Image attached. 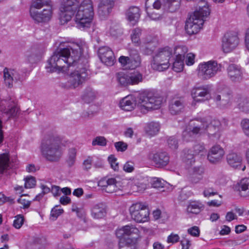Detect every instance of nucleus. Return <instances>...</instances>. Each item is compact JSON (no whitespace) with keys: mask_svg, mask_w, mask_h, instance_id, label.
<instances>
[{"mask_svg":"<svg viewBox=\"0 0 249 249\" xmlns=\"http://www.w3.org/2000/svg\"><path fill=\"white\" fill-rule=\"evenodd\" d=\"M239 38L237 33L230 31L227 32L222 40V49L224 52L230 53L235 49L239 45Z\"/></svg>","mask_w":249,"mask_h":249,"instance_id":"13","label":"nucleus"},{"mask_svg":"<svg viewBox=\"0 0 249 249\" xmlns=\"http://www.w3.org/2000/svg\"><path fill=\"white\" fill-rule=\"evenodd\" d=\"M167 144L169 147L173 150L178 148V141L174 137H170L168 139Z\"/></svg>","mask_w":249,"mask_h":249,"instance_id":"48","label":"nucleus"},{"mask_svg":"<svg viewBox=\"0 0 249 249\" xmlns=\"http://www.w3.org/2000/svg\"><path fill=\"white\" fill-rule=\"evenodd\" d=\"M36 183L35 178L33 177H27L25 178L24 186L26 188H33Z\"/></svg>","mask_w":249,"mask_h":249,"instance_id":"51","label":"nucleus"},{"mask_svg":"<svg viewBox=\"0 0 249 249\" xmlns=\"http://www.w3.org/2000/svg\"><path fill=\"white\" fill-rule=\"evenodd\" d=\"M107 140L103 136H97L95 138L92 142V145L93 146L99 145L101 146H105L107 145Z\"/></svg>","mask_w":249,"mask_h":249,"instance_id":"45","label":"nucleus"},{"mask_svg":"<svg viewBox=\"0 0 249 249\" xmlns=\"http://www.w3.org/2000/svg\"><path fill=\"white\" fill-rule=\"evenodd\" d=\"M129 212L131 218L137 222L144 223L149 220L148 209L142 203L133 204L129 208Z\"/></svg>","mask_w":249,"mask_h":249,"instance_id":"9","label":"nucleus"},{"mask_svg":"<svg viewBox=\"0 0 249 249\" xmlns=\"http://www.w3.org/2000/svg\"><path fill=\"white\" fill-rule=\"evenodd\" d=\"M97 97V92L90 88H87L82 96L83 100L87 103L93 102Z\"/></svg>","mask_w":249,"mask_h":249,"instance_id":"34","label":"nucleus"},{"mask_svg":"<svg viewBox=\"0 0 249 249\" xmlns=\"http://www.w3.org/2000/svg\"><path fill=\"white\" fill-rule=\"evenodd\" d=\"M208 118H199L191 121L189 129L183 132L182 136L185 140L189 141L192 135L202 134L205 133L207 126Z\"/></svg>","mask_w":249,"mask_h":249,"instance_id":"8","label":"nucleus"},{"mask_svg":"<svg viewBox=\"0 0 249 249\" xmlns=\"http://www.w3.org/2000/svg\"><path fill=\"white\" fill-rule=\"evenodd\" d=\"M179 240V237L177 234L172 233L167 238V242L168 243H175L178 242Z\"/></svg>","mask_w":249,"mask_h":249,"instance_id":"61","label":"nucleus"},{"mask_svg":"<svg viewBox=\"0 0 249 249\" xmlns=\"http://www.w3.org/2000/svg\"><path fill=\"white\" fill-rule=\"evenodd\" d=\"M146 188V184L143 183H138L133 186V189L136 190L138 192H142Z\"/></svg>","mask_w":249,"mask_h":249,"instance_id":"64","label":"nucleus"},{"mask_svg":"<svg viewBox=\"0 0 249 249\" xmlns=\"http://www.w3.org/2000/svg\"><path fill=\"white\" fill-rule=\"evenodd\" d=\"M230 95L229 94H216L214 97V100L217 106L220 107H226L230 101Z\"/></svg>","mask_w":249,"mask_h":249,"instance_id":"31","label":"nucleus"},{"mask_svg":"<svg viewBox=\"0 0 249 249\" xmlns=\"http://www.w3.org/2000/svg\"><path fill=\"white\" fill-rule=\"evenodd\" d=\"M108 160L111 168L114 171H118L119 168V163L117 162V159L113 155H111L108 157Z\"/></svg>","mask_w":249,"mask_h":249,"instance_id":"52","label":"nucleus"},{"mask_svg":"<svg viewBox=\"0 0 249 249\" xmlns=\"http://www.w3.org/2000/svg\"><path fill=\"white\" fill-rule=\"evenodd\" d=\"M24 222V217L22 215L19 214L15 216L13 222V226L16 229H19Z\"/></svg>","mask_w":249,"mask_h":249,"instance_id":"49","label":"nucleus"},{"mask_svg":"<svg viewBox=\"0 0 249 249\" xmlns=\"http://www.w3.org/2000/svg\"><path fill=\"white\" fill-rule=\"evenodd\" d=\"M9 158L6 154H0V174H2L9 166Z\"/></svg>","mask_w":249,"mask_h":249,"instance_id":"39","label":"nucleus"},{"mask_svg":"<svg viewBox=\"0 0 249 249\" xmlns=\"http://www.w3.org/2000/svg\"><path fill=\"white\" fill-rule=\"evenodd\" d=\"M240 108H241L243 111L246 112H249V99H244L239 104Z\"/></svg>","mask_w":249,"mask_h":249,"instance_id":"60","label":"nucleus"},{"mask_svg":"<svg viewBox=\"0 0 249 249\" xmlns=\"http://www.w3.org/2000/svg\"><path fill=\"white\" fill-rule=\"evenodd\" d=\"M226 159L228 164L231 167L245 170L246 166L242 164V158L240 155L235 153H229L227 155Z\"/></svg>","mask_w":249,"mask_h":249,"instance_id":"24","label":"nucleus"},{"mask_svg":"<svg viewBox=\"0 0 249 249\" xmlns=\"http://www.w3.org/2000/svg\"><path fill=\"white\" fill-rule=\"evenodd\" d=\"M184 107V101L182 98L173 99L169 104V111L173 115L178 114Z\"/></svg>","mask_w":249,"mask_h":249,"instance_id":"29","label":"nucleus"},{"mask_svg":"<svg viewBox=\"0 0 249 249\" xmlns=\"http://www.w3.org/2000/svg\"><path fill=\"white\" fill-rule=\"evenodd\" d=\"M210 88L208 85L196 86L191 90V95L196 102H204L210 99Z\"/></svg>","mask_w":249,"mask_h":249,"instance_id":"15","label":"nucleus"},{"mask_svg":"<svg viewBox=\"0 0 249 249\" xmlns=\"http://www.w3.org/2000/svg\"><path fill=\"white\" fill-rule=\"evenodd\" d=\"M228 78L233 83L240 82L243 77V72L241 68L235 64H231L227 68Z\"/></svg>","mask_w":249,"mask_h":249,"instance_id":"21","label":"nucleus"},{"mask_svg":"<svg viewBox=\"0 0 249 249\" xmlns=\"http://www.w3.org/2000/svg\"><path fill=\"white\" fill-rule=\"evenodd\" d=\"M139 230L133 225H126L117 230L116 231V236L120 238L125 236L138 235Z\"/></svg>","mask_w":249,"mask_h":249,"instance_id":"27","label":"nucleus"},{"mask_svg":"<svg viewBox=\"0 0 249 249\" xmlns=\"http://www.w3.org/2000/svg\"><path fill=\"white\" fill-rule=\"evenodd\" d=\"M75 14L76 27L80 29L88 28L94 16L91 0H62L60 7V20L61 24L70 21Z\"/></svg>","mask_w":249,"mask_h":249,"instance_id":"2","label":"nucleus"},{"mask_svg":"<svg viewBox=\"0 0 249 249\" xmlns=\"http://www.w3.org/2000/svg\"><path fill=\"white\" fill-rule=\"evenodd\" d=\"M222 65L216 61L210 60L200 63L198 67V75L203 80H208L214 77L221 71Z\"/></svg>","mask_w":249,"mask_h":249,"instance_id":"7","label":"nucleus"},{"mask_svg":"<svg viewBox=\"0 0 249 249\" xmlns=\"http://www.w3.org/2000/svg\"><path fill=\"white\" fill-rule=\"evenodd\" d=\"M98 55L102 63L108 66H112L115 62V56L110 48L103 46L98 49Z\"/></svg>","mask_w":249,"mask_h":249,"instance_id":"20","label":"nucleus"},{"mask_svg":"<svg viewBox=\"0 0 249 249\" xmlns=\"http://www.w3.org/2000/svg\"><path fill=\"white\" fill-rule=\"evenodd\" d=\"M193 153L195 155H204L206 153V150L203 144H196L193 147Z\"/></svg>","mask_w":249,"mask_h":249,"instance_id":"44","label":"nucleus"},{"mask_svg":"<svg viewBox=\"0 0 249 249\" xmlns=\"http://www.w3.org/2000/svg\"><path fill=\"white\" fill-rule=\"evenodd\" d=\"M241 126L244 134L249 137V119H243L241 122Z\"/></svg>","mask_w":249,"mask_h":249,"instance_id":"47","label":"nucleus"},{"mask_svg":"<svg viewBox=\"0 0 249 249\" xmlns=\"http://www.w3.org/2000/svg\"><path fill=\"white\" fill-rule=\"evenodd\" d=\"M53 14V10L51 6H48L43 10L39 12L38 10L36 11L35 15H33L32 13L30 15L32 18L37 23L44 22L50 20Z\"/></svg>","mask_w":249,"mask_h":249,"instance_id":"22","label":"nucleus"},{"mask_svg":"<svg viewBox=\"0 0 249 249\" xmlns=\"http://www.w3.org/2000/svg\"><path fill=\"white\" fill-rule=\"evenodd\" d=\"M18 202L22 205V207H21V208L23 209H27L28 208L31 204V201L26 200L25 199H23L21 196L20 198L18 199Z\"/></svg>","mask_w":249,"mask_h":249,"instance_id":"62","label":"nucleus"},{"mask_svg":"<svg viewBox=\"0 0 249 249\" xmlns=\"http://www.w3.org/2000/svg\"><path fill=\"white\" fill-rule=\"evenodd\" d=\"M195 55L192 53L187 54L186 64L188 66L192 65L195 62Z\"/></svg>","mask_w":249,"mask_h":249,"instance_id":"63","label":"nucleus"},{"mask_svg":"<svg viewBox=\"0 0 249 249\" xmlns=\"http://www.w3.org/2000/svg\"><path fill=\"white\" fill-rule=\"evenodd\" d=\"M114 146L118 151L124 152L127 148V144L122 141L115 142Z\"/></svg>","mask_w":249,"mask_h":249,"instance_id":"55","label":"nucleus"},{"mask_svg":"<svg viewBox=\"0 0 249 249\" xmlns=\"http://www.w3.org/2000/svg\"><path fill=\"white\" fill-rule=\"evenodd\" d=\"M155 164L158 167L166 166L169 162V156L166 152H158L149 156Z\"/></svg>","mask_w":249,"mask_h":249,"instance_id":"23","label":"nucleus"},{"mask_svg":"<svg viewBox=\"0 0 249 249\" xmlns=\"http://www.w3.org/2000/svg\"><path fill=\"white\" fill-rule=\"evenodd\" d=\"M188 52V48L185 46H179L176 47L174 48V54L176 55V58L178 59H184L185 58V54Z\"/></svg>","mask_w":249,"mask_h":249,"instance_id":"40","label":"nucleus"},{"mask_svg":"<svg viewBox=\"0 0 249 249\" xmlns=\"http://www.w3.org/2000/svg\"><path fill=\"white\" fill-rule=\"evenodd\" d=\"M204 168L201 166H195L192 168V174L202 177L204 173Z\"/></svg>","mask_w":249,"mask_h":249,"instance_id":"57","label":"nucleus"},{"mask_svg":"<svg viewBox=\"0 0 249 249\" xmlns=\"http://www.w3.org/2000/svg\"><path fill=\"white\" fill-rule=\"evenodd\" d=\"M126 19L132 24H136L140 18V9L138 7L130 6L125 12Z\"/></svg>","mask_w":249,"mask_h":249,"instance_id":"26","label":"nucleus"},{"mask_svg":"<svg viewBox=\"0 0 249 249\" xmlns=\"http://www.w3.org/2000/svg\"><path fill=\"white\" fill-rule=\"evenodd\" d=\"M44 240L40 238H36L34 240L33 248L34 249H42L44 248Z\"/></svg>","mask_w":249,"mask_h":249,"instance_id":"53","label":"nucleus"},{"mask_svg":"<svg viewBox=\"0 0 249 249\" xmlns=\"http://www.w3.org/2000/svg\"><path fill=\"white\" fill-rule=\"evenodd\" d=\"M165 182L159 178H154L152 182V186L154 188H162L164 187Z\"/></svg>","mask_w":249,"mask_h":249,"instance_id":"50","label":"nucleus"},{"mask_svg":"<svg viewBox=\"0 0 249 249\" xmlns=\"http://www.w3.org/2000/svg\"><path fill=\"white\" fill-rule=\"evenodd\" d=\"M119 61L125 69H135L140 66L142 61L138 51L131 49L129 51V56H120Z\"/></svg>","mask_w":249,"mask_h":249,"instance_id":"12","label":"nucleus"},{"mask_svg":"<svg viewBox=\"0 0 249 249\" xmlns=\"http://www.w3.org/2000/svg\"><path fill=\"white\" fill-rule=\"evenodd\" d=\"M173 54V50L169 47L160 48L153 56L152 68L159 71L167 69L170 66L169 60Z\"/></svg>","mask_w":249,"mask_h":249,"instance_id":"5","label":"nucleus"},{"mask_svg":"<svg viewBox=\"0 0 249 249\" xmlns=\"http://www.w3.org/2000/svg\"><path fill=\"white\" fill-rule=\"evenodd\" d=\"M67 142L63 137L57 135L48 136L41 143L42 155L48 160L57 161L62 155L61 146H65Z\"/></svg>","mask_w":249,"mask_h":249,"instance_id":"3","label":"nucleus"},{"mask_svg":"<svg viewBox=\"0 0 249 249\" xmlns=\"http://www.w3.org/2000/svg\"><path fill=\"white\" fill-rule=\"evenodd\" d=\"M210 9L207 1L201 0L198 3V8L186 21L185 30L189 35L197 33L204 23L203 18L209 16Z\"/></svg>","mask_w":249,"mask_h":249,"instance_id":"4","label":"nucleus"},{"mask_svg":"<svg viewBox=\"0 0 249 249\" xmlns=\"http://www.w3.org/2000/svg\"><path fill=\"white\" fill-rule=\"evenodd\" d=\"M204 206L203 204L198 201L191 202L187 207L188 213L198 214L203 210Z\"/></svg>","mask_w":249,"mask_h":249,"instance_id":"35","label":"nucleus"},{"mask_svg":"<svg viewBox=\"0 0 249 249\" xmlns=\"http://www.w3.org/2000/svg\"><path fill=\"white\" fill-rule=\"evenodd\" d=\"M123 170L127 173L132 172L134 170V163L131 161H127L124 165Z\"/></svg>","mask_w":249,"mask_h":249,"instance_id":"56","label":"nucleus"},{"mask_svg":"<svg viewBox=\"0 0 249 249\" xmlns=\"http://www.w3.org/2000/svg\"><path fill=\"white\" fill-rule=\"evenodd\" d=\"M220 122L217 119L208 120L207 126L205 133L208 135L209 139L213 142H215L220 137Z\"/></svg>","mask_w":249,"mask_h":249,"instance_id":"16","label":"nucleus"},{"mask_svg":"<svg viewBox=\"0 0 249 249\" xmlns=\"http://www.w3.org/2000/svg\"><path fill=\"white\" fill-rule=\"evenodd\" d=\"M115 0H99L98 14L101 19L107 18L111 14L115 6Z\"/></svg>","mask_w":249,"mask_h":249,"instance_id":"17","label":"nucleus"},{"mask_svg":"<svg viewBox=\"0 0 249 249\" xmlns=\"http://www.w3.org/2000/svg\"><path fill=\"white\" fill-rule=\"evenodd\" d=\"M4 84L9 89L13 88L14 84L24 80L22 73L18 70L5 67L3 71Z\"/></svg>","mask_w":249,"mask_h":249,"instance_id":"11","label":"nucleus"},{"mask_svg":"<svg viewBox=\"0 0 249 249\" xmlns=\"http://www.w3.org/2000/svg\"><path fill=\"white\" fill-rule=\"evenodd\" d=\"M63 213V210L62 209H58L57 206H56L52 209L51 216L53 218V220H55Z\"/></svg>","mask_w":249,"mask_h":249,"instance_id":"54","label":"nucleus"},{"mask_svg":"<svg viewBox=\"0 0 249 249\" xmlns=\"http://www.w3.org/2000/svg\"><path fill=\"white\" fill-rule=\"evenodd\" d=\"M181 0H156L153 4L155 9L174 12L179 9Z\"/></svg>","mask_w":249,"mask_h":249,"instance_id":"14","label":"nucleus"},{"mask_svg":"<svg viewBox=\"0 0 249 249\" xmlns=\"http://www.w3.org/2000/svg\"><path fill=\"white\" fill-rule=\"evenodd\" d=\"M195 156L192 150L186 148L182 151L181 157L184 162L191 164L195 162Z\"/></svg>","mask_w":249,"mask_h":249,"instance_id":"36","label":"nucleus"},{"mask_svg":"<svg viewBox=\"0 0 249 249\" xmlns=\"http://www.w3.org/2000/svg\"><path fill=\"white\" fill-rule=\"evenodd\" d=\"M188 233L191 235L198 237L199 235L200 231L198 227L194 226L188 229Z\"/></svg>","mask_w":249,"mask_h":249,"instance_id":"58","label":"nucleus"},{"mask_svg":"<svg viewBox=\"0 0 249 249\" xmlns=\"http://www.w3.org/2000/svg\"><path fill=\"white\" fill-rule=\"evenodd\" d=\"M50 6V2L46 0H35L33 1L30 9V13L35 15L36 11L38 10L44 6Z\"/></svg>","mask_w":249,"mask_h":249,"instance_id":"33","label":"nucleus"},{"mask_svg":"<svg viewBox=\"0 0 249 249\" xmlns=\"http://www.w3.org/2000/svg\"><path fill=\"white\" fill-rule=\"evenodd\" d=\"M18 111V108L15 105H8V108H6L4 113L6 114L9 117L15 116Z\"/></svg>","mask_w":249,"mask_h":249,"instance_id":"46","label":"nucleus"},{"mask_svg":"<svg viewBox=\"0 0 249 249\" xmlns=\"http://www.w3.org/2000/svg\"><path fill=\"white\" fill-rule=\"evenodd\" d=\"M235 189L239 191L241 196H249V178H244L241 179L236 185Z\"/></svg>","mask_w":249,"mask_h":249,"instance_id":"30","label":"nucleus"},{"mask_svg":"<svg viewBox=\"0 0 249 249\" xmlns=\"http://www.w3.org/2000/svg\"><path fill=\"white\" fill-rule=\"evenodd\" d=\"M138 99L132 95H128L123 99L120 102V107L124 110L130 111L133 110L137 106Z\"/></svg>","mask_w":249,"mask_h":249,"instance_id":"25","label":"nucleus"},{"mask_svg":"<svg viewBox=\"0 0 249 249\" xmlns=\"http://www.w3.org/2000/svg\"><path fill=\"white\" fill-rule=\"evenodd\" d=\"M76 155V150L74 148H71L69 149L68 156V159L67 160V163L69 166L71 167L74 165Z\"/></svg>","mask_w":249,"mask_h":249,"instance_id":"42","label":"nucleus"},{"mask_svg":"<svg viewBox=\"0 0 249 249\" xmlns=\"http://www.w3.org/2000/svg\"><path fill=\"white\" fill-rule=\"evenodd\" d=\"M119 184L116 178L108 177L101 179L98 183L99 186L108 193H112L116 191L118 189Z\"/></svg>","mask_w":249,"mask_h":249,"instance_id":"18","label":"nucleus"},{"mask_svg":"<svg viewBox=\"0 0 249 249\" xmlns=\"http://www.w3.org/2000/svg\"><path fill=\"white\" fill-rule=\"evenodd\" d=\"M183 60L184 59L176 58L173 65V69L175 71L179 72L183 70L184 67Z\"/></svg>","mask_w":249,"mask_h":249,"instance_id":"43","label":"nucleus"},{"mask_svg":"<svg viewBox=\"0 0 249 249\" xmlns=\"http://www.w3.org/2000/svg\"><path fill=\"white\" fill-rule=\"evenodd\" d=\"M119 249H137L136 244L130 239L126 240H121L119 242Z\"/></svg>","mask_w":249,"mask_h":249,"instance_id":"41","label":"nucleus"},{"mask_svg":"<svg viewBox=\"0 0 249 249\" xmlns=\"http://www.w3.org/2000/svg\"><path fill=\"white\" fill-rule=\"evenodd\" d=\"M225 151L219 145H215L209 150L207 159L212 163L216 164L219 163L224 157Z\"/></svg>","mask_w":249,"mask_h":249,"instance_id":"19","label":"nucleus"},{"mask_svg":"<svg viewBox=\"0 0 249 249\" xmlns=\"http://www.w3.org/2000/svg\"><path fill=\"white\" fill-rule=\"evenodd\" d=\"M142 30L140 28H136L132 30L131 34V38L132 42L136 46H139L141 45L140 36L142 35Z\"/></svg>","mask_w":249,"mask_h":249,"instance_id":"37","label":"nucleus"},{"mask_svg":"<svg viewBox=\"0 0 249 249\" xmlns=\"http://www.w3.org/2000/svg\"><path fill=\"white\" fill-rule=\"evenodd\" d=\"M143 74L138 71L124 73L119 72L117 74L118 82L123 86L138 85L143 81Z\"/></svg>","mask_w":249,"mask_h":249,"instance_id":"10","label":"nucleus"},{"mask_svg":"<svg viewBox=\"0 0 249 249\" xmlns=\"http://www.w3.org/2000/svg\"><path fill=\"white\" fill-rule=\"evenodd\" d=\"M91 216L94 219H101L104 217L107 213L105 205L102 203L93 205L90 208Z\"/></svg>","mask_w":249,"mask_h":249,"instance_id":"28","label":"nucleus"},{"mask_svg":"<svg viewBox=\"0 0 249 249\" xmlns=\"http://www.w3.org/2000/svg\"><path fill=\"white\" fill-rule=\"evenodd\" d=\"M163 98L159 95L138 96L137 107L141 112L145 114L152 110L159 109L163 103Z\"/></svg>","mask_w":249,"mask_h":249,"instance_id":"6","label":"nucleus"},{"mask_svg":"<svg viewBox=\"0 0 249 249\" xmlns=\"http://www.w3.org/2000/svg\"><path fill=\"white\" fill-rule=\"evenodd\" d=\"M140 46H141L140 49L141 50L147 54L151 53L155 48L151 40L148 41L144 40Z\"/></svg>","mask_w":249,"mask_h":249,"instance_id":"38","label":"nucleus"},{"mask_svg":"<svg viewBox=\"0 0 249 249\" xmlns=\"http://www.w3.org/2000/svg\"><path fill=\"white\" fill-rule=\"evenodd\" d=\"M147 14L149 18L153 20L158 21L162 18L161 15L159 13L147 11Z\"/></svg>","mask_w":249,"mask_h":249,"instance_id":"59","label":"nucleus"},{"mask_svg":"<svg viewBox=\"0 0 249 249\" xmlns=\"http://www.w3.org/2000/svg\"><path fill=\"white\" fill-rule=\"evenodd\" d=\"M83 47L77 43H61L47 61L48 72H66L71 66L77 65L76 69L61 82L60 86L64 89H74L88 79L87 61L82 57Z\"/></svg>","mask_w":249,"mask_h":249,"instance_id":"1","label":"nucleus"},{"mask_svg":"<svg viewBox=\"0 0 249 249\" xmlns=\"http://www.w3.org/2000/svg\"><path fill=\"white\" fill-rule=\"evenodd\" d=\"M160 129V125L158 122H151L147 124L145 130L147 135L154 136L158 134Z\"/></svg>","mask_w":249,"mask_h":249,"instance_id":"32","label":"nucleus"}]
</instances>
